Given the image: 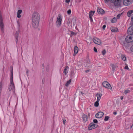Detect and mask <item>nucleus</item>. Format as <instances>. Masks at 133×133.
I'll return each instance as SVG.
<instances>
[{"label": "nucleus", "mask_w": 133, "mask_h": 133, "mask_svg": "<svg viewBox=\"0 0 133 133\" xmlns=\"http://www.w3.org/2000/svg\"><path fill=\"white\" fill-rule=\"evenodd\" d=\"M40 16L39 14L37 12H34L32 15V24L34 28H37L39 26Z\"/></svg>", "instance_id": "f257e3e1"}, {"label": "nucleus", "mask_w": 133, "mask_h": 133, "mask_svg": "<svg viewBox=\"0 0 133 133\" xmlns=\"http://www.w3.org/2000/svg\"><path fill=\"white\" fill-rule=\"evenodd\" d=\"M128 33L129 35L127 36L125 40L126 42L129 43L133 42V25L131 26L128 28Z\"/></svg>", "instance_id": "f03ea898"}, {"label": "nucleus", "mask_w": 133, "mask_h": 133, "mask_svg": "<svg viewBox=\"0 0 133 133\" xmlns=\"http://www.w3.org/2000/svg\"><path fill=\"white\" fill-rule=\"evenodd\" d=\"M13 69L12 67H11V77L10 78V84L9 87V91L11 90H14L15 86L13 81Z\"/></svg>", "instance_id": "7ed1b4c3"}, {"label": "nucleus", "mask_w": 133, "mask_h": 133, "mask_svg": "<svg viewBox=\"0 0 133 133\" xmlns=\"http://www.w3.org/2000/svg\"><path fill=\"white\" fill-rule=\"evenodd\" d=\"M62 19L61 15L60 14H59L56 23V25L57 27L59 28L61 26Z\"/></svg>", "instance_id": "20e7f679"}, {"label": "nucleus", "mask_w": 133, "mask_h": 133, "mask_svg": "<svg viewBox=\"0 0 133 133\" xmlns=\"http://www.w3.org/2000/svg\"><path fill=\"white\" fill-rule=\"evenodd\" d=\"M0 28L2 32H4V25L3 22V18L2 17L0 16Z\"/></svg>", "instance_id": "39448f33"}, {"label": "nucleus", "mask_w": 133, "mask_h": 133, "mask_svg": "<svg viewBox=\"0 0 133 133\" xmlns=\"http://www.w3.org/2000/svg\"><path fill=\"white\" fill-rule=\"evenodd\" d=\"M102 85L104 87L107 88L109 89H111L112 87L110 84L107 81H104L102 83Z\"/></svg>", "instance_id": "423d86ee"}, {"label": "nucleus", "mask_w": 133, "mask_h": 133, "mask_svg": "<svg viewBox=\"0 0 133 133\" xmlns=\"http://www.w3.org/2000/svg\"><path fill=\"white\" fill-rule=\"evenodd\" d=\"M97 125L94 124V123H91L88 127V129L89 130H91L92 129H95L97 127Z\"/></svg>", "instance_id": "0eeeda50"}, {"label": "nucleus", "mask_w": 133, "mask_h": 133, "mask_svg": "<svg viewBox=\"0 0 133 133\" xmlns=\"http://www.w3.org/2000/svg\"><path fill=\"white\" fill-rule=\"evenodd\" d=\"M93 41L95 43L98 45H100L101 44V40L98 38H94L93 39Z\"/></svg>", "instance_id": "6e6552de"}, {"label": "nucleus", "mask_w": 133, "mask_h": 133, "mask_svg": "<svg viewBox=\"0 0 133 133\" xmlns=\"http://www.w3.org/2000/svg\"><path fill=\"white\" fill-rule=\"evenodd\" d=\"M103 115L104 113L102 112H99L96 114L95 117L98 118H101Z\"/></svg>", "instance_id": "1a4fd4ad"}, {"label": "nucleus", "mask_w": 133, "mask_h": 133, "mask_svg": "<svg viewBox=\"0 0 133 133\" xmlns=\"http://www.w3.org/2000/svg\"><path fill=\"white\" fill-rule=\"evenodd\" d=\"M97 11L99 14H103L104 12V11L100 8H97Z\"/></svg>", "instance_id": "9d476101"}, {"label": "nucleus", "mask_w": 133, "mask_h": 133, "mask_svg": "<svg viewBox=\"0 0 133 133\" xmlns=\"http://www.w3.org/2000/svg\"><path fill=\"white\" fill-rule=\"evenodd\" d=\"M95 12V11H90L89 13V17L90 19V21H92V16L94 14Z\"/></svg>", "instance_id": "9b49d317"}, {"label": "nucleus", "mask_w": 133, "mask_h": 133, "mask_svg": "<svg viewBox=\"0 0 133 133\" xmlns=\"http://www.w3.org/2000/svg\"><path fill=\"white\" fill-rule=\"evenodd\" d=\"M82 118L83 119V122H85L87 120L88 118L87 116L86 115L84 114L83 115Z\"/></svg>", "instance_id": "f8f14e48"}, {"label": "nucleus", "mask_w": 133, "mask_h": 133, "mask_svg": "<svg viewBox=\"0 0 133 133\" xmlns=\"http://www.w3.org/2000/svg\"><path fill=\"white\" fill-rule=\"evenodd\" d=\"M130 2L129 0H124L123 1V3L124 5L127 6L130 4Z\"/></svg>", "instance_id": "ddd939ff"}, {"label": "nucleus", "mask_w": 133, "mask_h": 133, "mask_svg": "<svg viewBox=\"0 0 133 133\" xmlns=\"http://www.w3.org/2000/svg\"><path fill=\"white\" fill-rule=\"evenodd\" d=\"M111 31L113 32H116L118 31L117 28L115 27H111Z\"/></svg>", "instance_id": "4468645a"}, {"label": "nucleus", "mask_w": 133, "mask_h": 133, "mask_svg": "<svg viewBox=\"0 0 133 133\" xmlns=\"http://www.w3.org/2000/svg\"><path fill=\"white\" fill-rule=\"evenodd\" d=\"M78 48L77 46H75L74 48V55L76 54L78 52Z\"/></svg>", "instance_id": "2eb2a0df"}, {"label": "nucleus", "mask_w": 133, "mask_h": 133, "mask_svg": "<svg viewBox=\"0 0 133 133\" xmlns=\"http://www.w3.org/2000/svg\"><path fill=\"white\" fill-rule=\"evenodd\" d=\"M22 11L21 10H18L17 12V17L18 18H20L21 17V16L20 15L22 13Z\"/></svg>", "instance_id": "dca6fc26"}, {"label": "nucleus", "mask_w": 133, "mask_h": 133, "mask_svg": "<svg viewBox=\"0 0 133 133\" xmlns=\"http://www.w3.org/2000/svg\"><path fill=\"white\" fill-rule=\"evenodd\" d=\"M96 96L97 98V100L98 101H99L101 98L102 95L101 94L98 93L96 94Z\"/></svg>", "instance_id": "f3484780"}, {"label": "nucleus", "mask_w": 133, "mask_h": 133, "mask_svg": "<svg viewBox=\"0 0 133 133\" xmlns=\"http://www.w3.org/2000/svg\"><path fill=\"white\" fill-rule=\"evenodd\" d=\"M71 24H72L73 23V25L74 26L76 24V19L75 18H73L71 20Z\"/></svg>", "instance_id": "a211bd4d"}, {"label": "nucleus", "mask_w": 133, "mask_h": 133, "mask_svg": "<svg viewBox=\"0 0 133 133\" xmlns=\"http://www.w3.org/2000/svg\"><path fill=\"white\" fill-rule=\"evenodd\" d=\"M133 12V10L128 11L127 13V16L128 17H130L131 14Z\"/></svg>", "instance_id": "6ab92c4d"}, {"label": "nucleus", "mask_w": 133, "mask_h": 133, "mask_svg": "<svg viewBox=\"0 0 133 133\" xmlns=\"http://www.w3.org/2000/svg\"><path fill=\"white\" fill-rule=\"evenodd\" d=\"M121 58L124 61H125L126 60V58L125 57V56L124 55H121Z\"/></svg>", "instance_id": "aec40b11"}, {"label": "nucleus", "mask_w": 133, "mask_h": 133, "mask_svg": "<svg viewBox=\"0 0 133 133\" xmlns=\"http://www.w3.org/2000/svg\"><path fill=\"white\" fill-rule=\"evenodd\" d=\"M69 68V67L68 66H66L65 68L64 69L63 72L65 74H66L68 72L67 71V70Z\"/></svg>", "instance_id": "412c9836"}, {"label": "nucleus", "mask_w": 133, "mask_h": 133, "mask_svg": "<svg viewBox=\"0 0 133 133\" xmlns=\"http://www.w3.org/2000/svg\"><path fill=\"white\" fill-rule=\"evenodd\" d=\"M71 82V80L70 79L69 81H68L65 84V86L66 87H68L69 85Z\"/></svg>", "instance_id": "4be33fe9"}, {"label": "nucleus", "mask_w": 133, "mask_h": 133, "mask_svg": "<svg viewBox=\"0 0 133 133\" xmlns=\"http://www.w3.org/2000/svg\"><path fill=\"white\" fill-rule=\"evenodd\" d=\"M110 66L111 67L112 70L114 71L115 70V68H116L114 64H110Z\"/></svg>", "instance_id": "5701e85b"}, {"label": "nucleus", "mask_w": 133, "mask_h": 133, "mask_svg": "<svg viewBox=\"0 0 133 133\" xmlns=\"http://www.w3.org/2000/svg\"><path fill=\"white\" fill-rule=\"evenodd\" d=\"M99 101H97H97L96 102H95L94 104V105L95 107H98L99 105Z\"/></svg>", "instance_id": "b1692460"}, {"label": "nucleus", "mask_w": 133, "mask_h": 133, "mask_svg": "<svg viewBox=\"0 0 133 133\" xmlns=\"http://www.w3.org/2000/svg\"><path fill=\"white\" fill-rule=\"evenodd\" d=\"M117 19L115 17L111 21V22L112 23H115L116 22Z\"/></svg>", "instance_id": "393cba45"}, {"label": "nucleus", "mask_w": 133, "mask_h": 133, "mask_svg": "<svg viewBox=\"0 0 133 133\" xmlns=\"http://www.w3.org/2000/svg\"><path fill=\"white\" fill-rule=\"evenodd\" d=\"M18 32L17 33L16 35V36L15 38L16 40V42L17 43L18 40Z\"/></svg>", "instance_id": "a878e982"}, {"label": "nucleus", "mask_w": 133, "mask_h": 133, "mask_svg": "<svg viewBox=\"0 0 133 133\" xmlns=\"http://www.w3.org/2000/svg\"><path fill=\"white\" fill-rule=\"evenodd\" d=\"M109 118V116H106L104 118V120L105 121H107L108 120Z\"/></svg>", "instance_id": "bb28decb"}, {"label": "nucleus", "mask_w": 133, "mask_h": 133, "mask_svg": "<svg viewBox=\"0 0 133 133\" xmlns=\"http://www.w3.org/2000/svg\"><path fill=\"white\" fill-rule=\"evenodd\" d=\"M2 82H1L0 83V91L2 90Z\"/></svg>", "instance_id": "cd10ccee"}, {"label": "nucleus", "mask_w": 133, "mask_h": 133, "mask_svg": "<svg viewBox=\"0 0 133 133\" xmlns=\"http://www.w3.org/2000/svg\"><path fill=\"white\" fill-rule=\"evenodd\" d=\"M132 45L130 47V50L131 51L133 52V42L132 43Z\"/></svg>", "instance_id": "c85d7f7f"}, {"label": "nucleus", "mask_w": 133, "mask_h": 133, "mask_svg": "<svg viewBox=\"0 0 133 133\" xmlns=\"http://www.w3.org/2000/svg\"><path fill=\"white\" fill-rule=\"evenodd\" d=\"M102 55H104L106 53V51L104 49L102 51Z\"/></svg>", "instance_id": "c756f323"}, {"label": "nucleus", "mask_w": 133, "mask_h": 133, "mask_svg": "<svg viewBox=\"0 0 133 133\" xmlns=\"http://www.w3.org/2000/svg\"><path fill=\"white\" fill-rule=\"evenodd\" d=\"M130 92V91L128 90H126L124 91V93L126 95L128 93H129Z\"/></svg>", "instance_id": "7c9ffc66"}, {"label": "nucleus", "mask_w": 133, "mask_h": 133, "mask_svg": "<svg viewBox=\"0 0 133 133\" xmlns=\"http://www.w3.org/2000/svg\"><path fill=\"white\" fill-rule=\"evenodd\" d=\"M71 36L75 35H76V33H75L73 31H71Z\"/></svg>", "instance_id": "2f4dec72"}, {"label": "nucleus", "mask_w": 133, "mask_h": 133, "mask_svg": "<svg viewBox=\"0 0 133 133\" xmlns=\"http://www.w3.org/2000/svg\"><path fill=\"white\" fill-rule=\"evenodd\" d=\"M74 75V72L73 71H71V72L70 76L71 77H73Z\"/></svg>", "instance_id": "473e14b6"}, {"label": "nucleus", "mask_w": 133, "mask_h": 133, "mask_svg": "<svg viewBox=\"0 0 133 133\" xmlns=\"http://www.w3.org/2000/svg\"><path fill=\"white\" fill-rule=\"evenodd\" d=\"M71 12V10L70 9L68 10L67 11V13L68 15H70Z\"/></svg>", "instance_id": "72a5a7b5"}, {"label": "nucleus", "mask_w": 133, "mask_h": 133, "mask_svg": "<svg viewBox=\"0 0 133 133\" xmlns=\"http://www.w3.org/2000/svg\"><path fill=\"white\" fill-rule=\"evenodd\" d=\"M121 16V14H118L117 15V19H119L120 18Z\"/></svg>", "instance_id": "f704fd0d"}, {"label": "nucleus", "mask_w": 133, "mask_h": 133, "mask_svg": "<svg viewBox=\"0 0 133 133\" xmlns=\"http://www.w3.org/2000/svg\"><path fill=\"white\" fill-rule=\"evenodd\" d=\"M93 122H94L95 123H97L98 121L96 119H95L93 120Z\"/></svg>", "instance_id": "c9c22d12"}, {"label": "nucleus", "mask_w": 133, "mask_h": 133, "mask_svg": "<svg viewBox=\"0 0 133 133\" xmlns=\"http://www.w3.org/2000/svg\"><path fill=\"white\" fill-rule=\"evenodd\" d=\"M52 21H53V19H51L50 20V24H52Z\"/></svg>", "instance_id": "e433bc0d"}, {"label": "nucleus", "mask_w": 133, "mask_h": 133, "mask_svg": "<svg viewBox=\"0 0 133 133\" xmlns=\"http://www.w3.org/2000/svg\"><path fill=\"white\" fill-rule=\"evenodd\" d=\"M63 123L64 125L65 123L66 122V121L65 119H63Z\"/></svg>", "instance_id": "4c0bfd02"}, {"label": "nucleus", "mask_w": 133, "mask_h": 133, "mask_svg": "<svg viewBox=\"0 0 133 133\" xmlns=\"http://www.w3.org/2000/svg\"><path fill=\"white\" fill-rule=\"evenodd\" d=\"M131 19L132 22V24L133 25H133V15H132Z\"/></svg>", "instance_id": "58836bf2"}, {"label": "nucleus", "mask_w": 133, "mask_h": 133, "mask_svg": "<svg viewBox=\"0 0 133 133\" xmlns=\"http://www.w3.org/2000/svg\"><path fill=\"white\" fill-rule=\"evenodd\" d=\"M94 51L95 52H97V49L96 48L94 47Z\"/></svg>", "instance_id": "ea45409f"}, {"label": "nucleus", "mask_w": 133, "mask_h": 133, "mask_svg": "<svg viewBox=\"0 0 133 133\" xmlns=\"http://www.w3.org/2000/svg\"><path fill=\"white\" fill-rule=\"evenodd\" d=\"M70 23H71V22H70V21L69 20V19L68 21V22H67V24L69 25V24H70Z\"/></svg>", "instance_id": "a19ab883"}, {"label": "nucleus", "mask_w": 133, "mask_h": 133, "mask_svg": "<svg viewBox=\"0 0 133 133\" xmlns=\"http://www.w3.org/2000/svg\"><path fill=\"white\" fill-rule=\"evenodd\" d=\"M106 25H104L102 27L103 29L104 30L105 28L106 27Z\"/></svg>", "instance_id": "79ce46f5"}, {"label": "nucleus", "mask_w": 133, "mask_h": 133, "mask_svg": "<svg viewBox=\"0 0 133 133\" xmlns=\"http://www.w3.org/2000/svg\"><path fill=\"white\" fill-rule=\"evenodd\" d=\"M70 0H65V2L66 3H69L70 1Z\"/></svg>", "instance_id": "37998d69"}, {"label": "nucleus", "mask_w": 133, "mask_h": 133, "mask_svg": "<svg viewBox=\"0 0 133 133\" xmlns=\"http://www.w3.org/2000/svg\"><path fill=\"white\" fill-rule=\"evenodd\" d=\"M124 68L125 69H129V68H128V66H126Z\"/></svg>", "instance_id": "c03bdc74"}, {"label": "nucleus", "mask_w": 133, "mask_h": 133, "mask_svg": "<svg viewBox=\"0 0 133 133\" xmlns=\"http://www.w3.org/2000/svg\"><path fill=\"white\" fill-rule=\"evenodd\" d=\"M81 0H77V2H81Z\"/></svg>", "instance_id": "a18cd8bd"}, {"label": "nucleus", "mask_w": 133, "mask_h": 133, "mask_svg": "<svg viewBox=\"0 0 133 133\" xmlns=\"http://www.w3.org/2000/svg\"><path fill=\"white\" fill-rule=\"evenodd\" d=\"M28 72H29V70H26V74H28Z\"/></svg>", "instance_id": "49530a36"}, {"label": "nucleus", "mask_w": 133, "mask_h": 133, "mask_svg": "<svg viewBox=\"0 0 133 133\" xmlns=\"http://www.w3.org/2000/svg\"><path fill=\"white\" fill-rule=\"evenodd\" d=\"M117 114V112H113V114L114 115H116Z\"/></svg>", "instance_id": "de8ad7c7"}, {"label": "nucleus", "mask_w": 133, "mask_h": 133, "mask_svg": "<svg viewBox=\"0 0 133 133\" xmlns=\"http://www.w3.org/2000/svg\"><path fill=\"white\" fill-rule=\"evenodd\" d=\"M123 97L122 96H121V99L122 100L123 99Z\"/></svg>", "instance_id": "09e8293b"}, {"label": "nucleus", "mask_w": 133, "mask_h": 133, "mask_svg": "<svg viewBox=\"0 0 133 133\" xmlns=\"http://www.w3.org/2000/svg\"><path fill=\"white\" fill-rule=\"evenodd\" d=\"M17 23L18 24V26H19V21H17Z\"/></svg>", "instance_id": "8fccbe9b"}, {"label": "nucleus", "mask_w": 133, "mask_h": 133, "mask_svg": "<svg viewBox=\"0 0 133 133\" xmlns=\"http://www.w3.org/2000/svg\"><path fill=\"white\" fill-rule=\"evenodd\" d=\"M89 70H87L85 71V72H86L87 73L88 72H89Z\"/></svg>", "instance_id": "3c124183"}, {"label": "nucleus", "mask_w": 133, "mask_h": 133, "mask_svg": "<svg viewBox=\"0 0 133 133\" xmlns=\"http://www.w3.org/2000/svg\"><path fill=\"white\" fill-rule=\"evenodd\" d=\"M81 94H83L82 92H81Z\"/></svg>", "instance_id": "603ef678"}, {"label": "nucleus", "mask_w": 133, "mask_h": 133, "mask_svg": "<svg viewBox=\"0 0 133 133\" xmlns=\"http://www.w3.org/2000/svg\"><path fill=\"white\" fill-rule=\"evenodd\" d=\"M27 76H28V74H27Z\"/></svg>", "instance_id": "864d4df0"}, {"label": "nucleus", "mask_w": 133, "mask_h": 133, "mask_svg": "<svg viewBox=\"0 0 133 133\" xmlns=\"http://www.w3.org/2000/svg\"><path fill=\"white\" fill-rule=\"evenodd\" d=\"M88 115H89V114H88Z\"/></svg>", "instance_id": "5fc2aeb1"}]
</instances>
